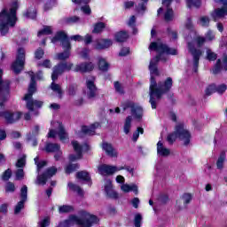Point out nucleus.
<instances>
[{
  "mask_svg": "<svg viewBox=\"0 0 227 227\" xmlns=\"http://www.w3.org/2000/svg\"><path fill=\"white\" fill-rule=\"evenodd\" d=\"M150 51H155L160 55L156 56L150 61L149 70L151 73V84H150V104L153 109H157V100L162 98L163 93L169 91L173 86V79L171 77L167 78L164 83L157 84L153 75H159V70L157 69V64L159 61H166L168 59L164 57V54H171L175 56L176 54V50L168 47L166 44L162 43L160 41L151 43L149 46Z\"/></svg>",
  "mask_w": 227,
  "mask_h": 227,
  "instance_id": "1",
  "label": "nucleus"
},
{
  "mask_svg": "<svg viewBox=\"0 0 227 227\" xmlns=\"http://www.w3.org/2000/svg\"><path fill=\"white\" fill-rule=\"evenodd\" d=\"M10 99V82L3 80V69H0V117L4 118L7 123H15L20 120V112L12 113L10 111H1L4 109V103Z\"/></svg>",
  "mask_w": 227,
  "mask_h": 227,
  "instance_id": "2",
  "label": "nucleus"
},
{
  "mask_svg": "<svg viewBox=\"0 0 227 227\" xmlns=\"http://www.w3.org/2000/svg\"><path fill=\"white\" fill-rule=\"evenodd\" d=\"M79 215H70L69 218L59 224V227H70L77 224L78 226L91 227L98 223V218L87 211L82 210Z\"/></svg>",
  "mask_w": 227,
  "mask_h": 227,
  "instance_id": "3",
  "label": "nucleus"
},
{
  "mask_svg": "<svg viewBox=\"0 0 227 227\" xmlns=\"http://www.w3.org/2000/svg\"><path fill=\"white\" fill-rule=\"evenodd\" d=\"M17 10H19V3H12L10 9H4L0 12V32L4 35L8 33V27H13L17 22Z\"/></svg>",
  "mask_w": 227,
  "mask_h": 227,
  "instance_id": "4",
  "label": "nucleus"
},
{
  "mask_svg": "<svg viewBox=\"0 0 227 227\" xmlns=\"http://www.w3.org/2000/svg\"><path fill=\"white\" fill-rule=\"evenodd\" d=\"M206 39L203 36L198 35L194 38L193 43H188V51L193 58V61L189 63V67L193 68V71L198 72V65H200V58L203 51L196 47H203L205 45Z\"/></svg>",
  "mask_w": 227,
  "mask_h": 227,
  "instance_id": "5",
  "label": "nucleus"
},
{
  "mask_svg": "<svg viewBox=\"0 0 227 227\" xmlns=\"http://www.w3.org/2000/svg\"><path fill=\"white\" fill-rule=\"evenodd\" d=\"M28 74L31 77V82L28 87V93L25 95L23 100L26 101L28 111H35V109H40L43 106V102L33 99V95L36 92V82L35 81V73L29 72Z\"/></svg>",
  "mask_w": 227,
  "mask_h": 227,
  "instance_id": "6",
  "label": "nucleus"
},
{
  "mask_svg": "<svg viewBox=\"0 0 227 227\" xmlns=\"http://www.w3.org/2000/svg\"><path fill=\"white\" fill-rule=\"evenodd\" d=\"M178 138L183 141L185 146L191 143V133H189V130L185 129L184 124L176 126L175 132L168 135L167 141H168L170 145H173Z\"/></svg>",
  "mask_w": 227,
  "mask_h": 227,
  "instance_id": "7",
  "label": "nucleus"
},
{
  "mask_svg": "<svg viewBox=\"0 0 227 227\" xmlns=\"http://www.w3.org/2000/svg\"><path fill=\"white\" fill-rule=\"evenodd\" d=\"M58 40L61 42L63 49L66 50L64 52L57 55V59L60 61L68 59V58H70V49L72 48L70 45V39H68V36H67L65 32H58L56 36L51 39V43H56Z\"/></svg>",
  "mask_w": 227,
  "mask_h": 227,
  "instance_id": "8",
  "label": "nucleus"
},
{
  "mask_svg": "<svg viewBox=\"0 0 227 227\" xmlns=\"http://www.w3.org/2000/svg\"><path fill=\"white\" fill-rule=\"evenodd\" d=\"M26 63V51L24 48H20L16 56V60L12 65V70L14 74H20L24 70Z\"/></svg>",
  "mask_w": 227,
  "mask_h": 227,
  "instance_id": "9",
  "label": "nucleus"
},
{
  "mask_svg": "<svg viewBox=\"0 0 227 227\" xmlns=\"http://www.w3.org/2000/svg\"><path fill=\"white\" fill-rule=\"evenodd\" d=\"M121 107L123 111L130 109L132 116L137 120H141L143 118V108L139 105L132 101H126L121 104Z\"/></svg>",
  "mask_w": 227,
  "mask_h": 227,
  "instance_id": "10",
  "label": "nucleus"
},
{
  "mask_svg": "<svg viewBox=\"0 0 227 227\" xmlns=\"http://www.w3.org/2000/svg\"><path fill=\"white\" fill-rule=\"evenodd\" d=\"M173 0H162V7L158 10V15H160L161 12H164V20L166 22H171L173 19H175V12L171 6V3Z\"/></svg>",
  "mask_w": 227,
  "mask_h": 227,
  "instance_id": "11",
  "label": "nucleus"
},
{
  "mask_svg": "<svg viewBox=\"0 0 227 227\" xmlns=\"http://www.w3.org/2000/svg\"><path fill=\"white\" fill-rule=\"evenodd\" d=\"M72 145L73 148L76 153V155L71 154L69 156V160H71V162H74L75 160H79L80 159H82V150H88V145H81V144H79V142L77 141H73L72 142Z\"/></svg>",
  "mask_w": 227,
  "mask_h": 227,
  "instance_id": "12",
  "label": "nucleus"
},
{
  "mask_svg": "<svg viewBox=\"0 0 227 227\" xmlns=\"http://www.w3.org/2000/svg\"><path fill=\"white\" fill-rule=\"evenodd\" d=\"M215 3H220L223 5V8L215 9L212 13L211 17L214 20H217V19H223V17H226L227 15V0H215Z\"/></svg>",
  "mask_w": 227,
  "mask_h": 227,
  "instance_id": "13",
  "label": "nucleus"
},
{
  "mask_svg": "<svg viewBox=\"0 0 227 227\" xmlns=\"http://www.w3.org/2000/svg\"><path fill=\"white\" fill-rule=\"evenodd\" d=\"M87 90H86V96L90 100H93V98H97L98 97V90L97 89V86H95V79H88L86 82Z\"/></svg>",
  "mask_w": 227,
  "mask_h": 227,
  "instance_id": "14",
  "label": "nucleus"
},
{
  "mask_svg": "<svg viewBox=\"0 0 227 227\" xmlns=\"http://www.w3.org/2000/svg\"><path fill=\"white\" fill-rule=\"evenodd\" d=\"M98 171L99 175H102L103 176H107L114 175V173H117L119 169H118V167L116 166L102 164L98 167Z\"/></svg>",
  "mask_w": 227,
  "mask_h": 227,
  "instance_id": "15",
  "label": "nucleus"
},
{
  "mask_svg": "<svg viewBox=\"0 0 227 227\" xmlns=\"http://www.w3.org/2000/svg\"><path fill=\"white\" fill-rule=\"evenodd\" d=\"M56 173H58V168H56V167H51L46 170L44 174L37 176V184L41 185H45V184H47V179L54 176Z\"/></svg>",
  "mask_w": 227,
  "mask_h": 227,
  "instance_id": "16",
  "label": "nucleus"
},
{
  "mask_svg": "<svg viewBox=\"0 0 227 227\" xmlns=\"http://www.w3.org/2000/svg\"><path fill=\"white\" fill-rule=\"evenodd\" d=\"M227 71V55L223 54V59H218L213 68V74H217Z\"/></svg>",
  "mask_w": 227,
  "mask_h": 227,
  "instance_id": "17",
  "label": "nucleus"
},
{
  "mask_svg": "<svg viewBox=\"0 0 227 227\" xmlns=\"http://www.w3.org/2000/svg\"><path fill=\"white\" fill-rule=\"evenodd\" d=\"M100 127V124L98 122H96L90 127L88 126H82V131L80 133H77L78 137H84V136H94L95 129H98Z\"/></svg>",
  "mask_w": 227,
  "mask_h": 227,
  "instance_id": "18",
  "label": "nucleus"
},
{
  "mask_svg": "<svg viewBox=\"0 0 227 227\" xmlns=\"http://www.w3.org/2000/svg\"><path fill=\"white\" fill-rule=\"evenodd\" d=\"M95 68V64L93 62H84L76 65L73 70L74 72H80L81 74H86V72H91Z\"/></svg>",
  "mask_w": 227,
  "mask_h": 227,
  "instance_id": "19",
  "label": "nucleus"
},
{
  "mask_svg": "<svg viewBox=\"0 0 227 227\" xmlns=\"http://www.w3.org/2000/svg\"><path fill=\"white\" fill-rule=\"evenodd\" d=\"M105 192L109 198H113L114 200H116L118 198V193L113 189V181L111 179H106L105 180Z\"/></svg>",
  "mask_w": 227,
  "mask_h": 227,
  "instance_id": "20",
  "label": "nucleus"
},
{
  "mask_svg": "<svg viewBox=\"0 0 227 227\" xmlns=\"http://www.w3.org/2000/svg\"><path fill=\"white\" fill-rule=\"evenodd\" d=\"M51 125H55V127H59L58 136L59 137V140L62 143H68V134L65 130V128H63V124L59 122H51Z\"/></svg>",
  "mask_w": 227,
  "mask_h": 227,
  "instance_id": "21",
  "label": "nucleus"
},
{
  "mask_svg": "<svg viewBox=\"0 0 227 227\" xmlns=\"http://www.w3.org/2000/svg\"><path fill=\"white\" fill-rule=\"evenodd\" d=\"M59 148H60L59 145L50 143L46 145L45 150L48 153H52V152L57 153L54 156L55 160H59V159L61 158V155H62V153L59 151Z\"/></svg>",
  "mask_w": 227,
  "mask_h": 227,
  "instance_id": "22",
  "label": "nucleus"
},
{
  "mask_svg": "<svg viewBox=\"0 0 227 227\" xmlns=\"http://www.w3.org/2000/svg\"><path fill=\"white\" fill-rule=\"evenodd\" d=\"M102 148L108 157H118V152L116 149L113 148V145L104 142L102 144Z\"/></svg>",
  "mask_w": 227,
  "mask_h": 227,
  "instance_id": "23",
  "label": "nucleus"
},
{
  "mask_svg": "<svg viewBox=\"0 0 227 227\" xmlns=\"http://www.w3.org/2000/svg\"><path fill=\"white\" fill-rule=\"evenodd\" d=\"M111 45H113V41L109 39H98L96 41L95 49L101 51L104 49H109Z\"/></svg>",
  "mask_w": 227,
  "mask_h": 227,
  "instance_id": "24",
  "label": "nucleus"
},
{
  "mask_svg": "<svg viewBox=\"0 0 227 227\" xmlns=\"http://www.w3.org/2000/svg\"><path fill=\"white\" fill-rule=\"evenodd\" d=\"M121 191H122V192H134V194L138 195L139 194V190L137 188V184H123L121 186Z\"/></svg>",
  "mask_w": 227,
  "mask_h": 227,
  "instance_id": "25",
  "label": "nucleus"
},
{
  "mask_svg": "<svg viewBox=\"0 0 227 227\" xmlns=\"http://www.w3.org/2000/svg\"><path fill=\"white\" fill-rule=\"evenodd\" d=\"M157 153L159 157H168L171 153V151L162 144L160 141L157 143Z\"/></svg>",
  "mask_w": 227,
  "mask_h": 227,
  "instance_id": "26",
  "label": "nucleus"
},
{
  "mask_svg": "<svg viewBox=\"0 0 227 227\" xmlns=\"http://www.w3.org/2000/svg\"><path fill=\"white\" fill-rule=\"evenodd\" d=\"M65 72V69L63 68V66L61 64H59L58 66H55L53 67V73L51 74L52 81H56L61 74Z\"/></svg>",
  "mask_w": 227,
  "mask_h": 227,
  "instance_id": "27",
  "label": "nucleus"
},
{
  "mask_svg": "<svg viewBox=\"0 0 227 227\" xmlns=\"http://www.w3.org/2000/svg\"><path fill=\"white\" fill-rule=\"evenodd\" d=\"M98 61V68L101 70V72H107V70H109V63L107 60H106V59L99 57Z\"/></svg>",
  "mask_w": 227,
  "mask_h": 227,
  "instance_id": "28",
  "label": "nucleus"
},
{
  "mask_svg": "<svg viewBox=\"0 0 227 227\" xmlns=\"http://www.w3.org/2000/svg\"><path fill=\"white\" fill-rule=\"evenodd\" d=\"M51 90L57 95V97H59V98H61L63 90H61V86H59V84L55 83L53 81L51 84Z\"/></svg>",
  "mask_w": 227,
  "mask_h": 227,
  "instance_id": "29",
  "label": "nucleus"
},
{
  "mask_svg": "<svg viewBox=\"0 0 227 227\" xmlns=\"http://www.w3.org/2000/svg\"><path fill=\"white\" fill-rule=\"evenodd\" d=\"M130 129H132V116L129 115L124 122L123 132L124 134H129Z\"/></svg>",
  "mask_w": 227,
  "mask_h": 227,
  "instance_id": "30",
  "label": "nucleus"
},
{
  "mask_svg": "<svg viewBox=\"0 0 227 227\" xmlns=\"http://www.w3.org/2000/svg\"><path fill=\"white\" fill-rule=\"evenodd\" d=\"M127 38H129V34L125 31H121L115 34L116 42H126Z\"/></svg>",
  "mask_w": 227,
  "mask_h": 227,
  "instance_id": "31",
  "label": "nucleus"
},
{
  "mask_svg": "<svg viewBox=\"0 0 227 227\" xmlns=\"http://www.w3.org/2000/svg\"><path fill=\"white\" fill-rule=\"evenodd\" d=\"M68 187L71 191L77 192L79 196H84V191H82L78 185L74 184L73 183H68Z\"/></svg>",
  "mask_w": 227,
  "mask_h": 227,
  "instance_id": "32",
  "label": "nucleus"
},
{
  "mask_svg": "<svg viewBox=\"0 0 227 227\" xmlns=\"http://www.w3.org/2000/svg\"><path fill=\"white\" fill-rule=\"evenodd\" d=\"M59 214H68L70 212H74V207L69 205H63L59 207Z\"/></svg>",
  "mask_w": 227,
  "mask_h": 227,
  "instance_id": "33",
  "label": "nucleus"
},
{
  "mask_svg": "<svg viewBox=\"0 0 227 227\" xmlns=\"http://www.w3.org/2000/svg\"><path fill=\"white\" fill-rule=\"evenodd\" d=\"M76 177L78 180H83V182H89L90 180V174L86 171H81L76 174Z\"/></svg>",
  "mask_w": 227,
  "mask_h": 227,
  "instance_id": "34",
  "label": "nucleus"
},
{
  "mask_svg": "<svg viewBox=\"0 0 227 227\" xmlns=\"http://www.w3.org/2000/svg\"><path fill=\"white\" fill-rule=\"evenodd\" d=\"M47 35H52V27L46 26L37 34V36H44Z\"/></svg>",
  "mask_w": 227,
  "mask_h": 227,
  "instance_id": "35",
  "label": "nucleus"
},
{
  "mask_svg": "<svg viewBox=\"0 0 227 227\" xmlns=\"http://www.w3.org/2000/svg\"><path fill=\"white\" fill-rule=\"evenodd\" d=\"M104 29H106V23L98 22L94 26V29L92 30V33H102Z\"/></svg>",
  "mask_w": 227,
  "mask_h": 227,
  "instance_id": "36",
  "label": "nucleus"
},
{
  "mask_svg": "<svg viewBox=\"0 0 227 227\" xmlns=\"http://www.w3.org/2000/svg\"><path fill=\"white\" fill-rule=\"evenodd\" d=\"M204 38H205L206 42H214V40H215V32L212 31V30H208L205 34Z\"/></svg>",
  "mask_w": 227,
  "mask_h": 227,
  "instance_id": "37",
  "label": "nucleus"
},
{
  "mask_svg": "<svg viewBox=\"0 0 227 227\" xmlns=\"http://www.w3.org/2000/svg\"><path fill=\"white\" fill-rule=\"evenodd\" d=\"M199 24H200L202 27H208V26L210 25V18L207 16L200 17Z\"/></svg>",
  "mask_w": 227,
  "mask_h": 227,
  "instance_id": "38",
  "label": "nucleus"
},
{
  "mask_svg": "<svg viewBox=\"0 0 227 227\" xmlns=\"http://www.w3.org/2000/svg\"><path fill=\"white\" fill-rule=\"evenodd\" d=\"M224 160H226V155L224 153L221 154L216 161V166L218 169H223L224 166Z\"/></svg>",
  "mask_w": 227,
  "mask_h": 227,
  "instance_id": "39",
  "label": "nucleus"
},
{
  "mask_svg": "<svg viewBox=\"0 0 227 227\" xmlns=\"http://www.w3.org/2000/svg\"><path fill=\"white\" fill-rule=\"evenodd\" d=\"M20 196L22 201H27V186L23 185L20 189Z\"/></svg>",
  "mask_w": 227,
  "mask_h": 227,
  "instance_id": "40",
  "label": "nucleus"
},
{
  "mask_svg": "<svg viewBox=\"0 0 227 227\" xmlns=\"http://www.w3.org/2000/svg\"><path fill=\"white\" fill-rule=\"evenodd\" d=\"M186 3L189 8H192V6H194L195 8H200V6H201L200 0H186Z\"/></svg>",
  "mask_w": 227,
  "mask_h": 227,
  "instance_id": "41",
  "label": "nucleus"
},
{
  "mask_svg": "<svg viewBox=\"0 0 227 227\" xmlns=\"http://www.w3.org/2000/svg\"><path fill=\"white\" fill-rule=\"evenodd\" d=\"M25 17L27 19H36V9L29 8L27 12L25 13Z\"/></svg>",
  "mask_w": 227,
  "mask_h": 227,
  "instance_id": "42",
  "label": "nucleus"
},
{
  "mask_svg": "<svg viewBox=\"0 0 227 227\" xmlns=\"http://www.w3.org/2000/svg\"><path fill=\"white\" fill-rule=\"evenodd\" d=\"M66 22L67 24H79V22H81V18H79L78 16H72L67 18L66 20Z\"/></svg>",
  "mask_w": 227,
  "mask_h": 227,
  "instance_id": "43",
  "label": "nucleus"
},
{
  "mask_svg": "<svg viewBox=\"0 0 227 227\" xmlns=\"http://www.w3.org/2000/svg\"><path fill=\"white\" fill-rule=\"evenodd\" d=\"M148 3V0H141V3L138 4L137 10L141 13V12H145L146 10V4Z\"/></svg>",
  "mask_w": 227,
  "mask_h": 227,
  "instance_id": "44",
  "label": "nucleus"
},
{
  "mask_svg": "<svg viewBox=\"0 0 227 227\" xmlns=\"http://www.w3.org/2000/svg\"><path fill=\"white\" fill-rule=\"evenodd\" d=\"M75 169H79V165L78 164H70L66 168V173L67 175H70V173H74Z\"/></svg>",
  "mask_w": 227,
  "mask_h": 227,
  "instance_id": "45",
  "label": "nucleus"
},
{
  "mask_svg": "<svg viewBox=\"0 0 227 227\" xmlns=\"http://www.w3.org/2000/svg\"><path fill=\"white\" fill-rule=\"evenodd\" d=\"M145 129L143 128H137V130L133 133L132 140L133 141H137L139 139V134H144Z\"/></svg>",
  "mask_w": 227,
  "mask_h": 227,
  "instance_id": "46",
  "label": "nucleus"
},
{
  "mask_svg": "<svg viewBox=\"0 0 227 227\" xmlns=\"http://www.w3.org/2000/svg\"><path fill=\"white\" fill-rule=\"evenodd\" d=\"M142 221H143V216L141 215V214L135 215L134 225L136 227H141Z\"/></svg>",
  "mask_w": 227,
  "mask_h": 227,
  "instance_id": "47",
  "label": "nucleus"
},
{
  "mask_svg": "<svg viewBox=\"0 0 227 227\" xmlns=\"http://www.w3.org/2000/svg\"><path fill=\"white\" fill-rule=\"evenodd\" d=\"M26 203V200H20V202H18V204L15 207L14 209V214H20V210H22V208H24V204Z\"/></svg>",
  "mask_w": 227,
  "mask_h": 227,
  "instance_id": "48",
  "label": "nucleus"
},
{
  "mask_svg": "<svg viewBox=\"0 0 227 227\" xmlns=\"http://www.w3.org/2000/svg\"><path fill=\"white\" fill-rule=\"evenodd\" d=\"M24 169L22 168H18L15 171V176H16V180H24Z\"/></svg>",
  "mask_w": 227,
  "mask_h": 227,
  "instance_id": "49",
  "label": "nucleus"
},
{
  "mask_svg": "<svg viewBox=\"0 0 227 227\" xmlns=\"http://www.w3.org/2000/svg\"><path fill=\"white\" fill-rule=\"evenodd\" d=\"M34 160H35V164L37 166V171H40L42 168H44V166H47V161L43 160L38 162V157H35Z\"/></svg>",
  "mask_w": 227,
  "mask_h": 227,
  "instance_id": "50",
  "label": "nucleus"
},
{
  "mask_svg": "<svg viewBox=\"0 0 227 227\" xmlns=\"http://www.w3.org/2000/svg\"><path fill=\"white\" fill-rule=\"evenodd\" d=\"M5 192H15V184L12 182H8L5 185Z\"/></svg>",
  "mask_w": 227,
  "mask_h": 227,
  "instance_id": "51",
  "label": "nucleus"
},
{
  "mask_svg": "<svg viewBox=\"0 0 227 227\" xmlns=\"http://www.w3.org/2000/svg\"><path fill=\"white\" fill-rule=\"evenodd\" d=\"M37 67H43V68H51L52 67V64L51 63V60L44 59L43 62H39L37 64Z\"/></svg>",
  "mask_w": 227,
  "mask_h": 227,
  "instance_id": "52",
  "label": "nucleus"
},
{
  "mask_svg": "<svg viewBox=\"0 0 227 227\" xmlns=\"http://www.w3.org/2000/svg\"><path fill=\"white\" fill-rule=\"evenodd\" d=\"M119 171H122V169H125L126 171H128V173H130V175H132V176H134V168L130 167V166H121V167H118Z\"/></svg>",
  "mask_w": 227,
  "mask_h": 227,
  "instance_id": "53",
  "label": "nucleus"
},
{
  "mask_svg": "<svg viewBox=\"0 0 227 227\" xmlns=\"http://www.w3.org/2000/svg\"><path fill=\"white\" fill-rule=\"evenodd\" d=\"M44 54H45V52L43 51V50L42 48H39L35 52V59H42V58H43Z\"/></svg>",
  "mask_w": 227,
  "mask_h": 227,
  "instance_id": "54",
  "label": "nucleus"
},
{
  "mask_svg": "<svg viewBox=\"0 0 227 227\" xmlns=\"http://www.w3.org/2000/svg\"><path fill=\"white\" fill-rule=\"evenodd\" d=\"M216 86L215 84H211L206 89V95H212V93H215Z\"/></svg>",
  "mask_w": 227,
  "mask_h": 227,
  "instance_id": "55",
  "label": "nucleus"
},
{
  "mask_svg": "<svg viewBox=\"0 0 227 227\" xmlns=\"http://www.w3.org/2000/svg\"><path fill=\"white\" fill-rule=\"evenodd\" d=\"M12 178V169L8 168L5 170L2 176V179L4 181H8Z\"/></svg>",
  "mask_w": 227,
  "mask_h": 227,
  "instance_id": "56",
  "label": "nucleus"
},
{
  "mask_svg": "<svg viewBox=\"0 0 227 227\" xmlns=\"http://www.w3.org/2000/svg\"><path fill=\"white\" fill-rule=\"evenodd\" d=\"M114 88H115L116 93H119L120 95H123V86H121V83L115 82Z\"/></svg>",
  "mask_w": 227,
  "mask_h": 227,
  "instance_id": "57",
  "label": "nucleus"
},
{
  "mask_svg": "<svg viewBox=\"0 0 227 227\" xmlns=\"http://www.w3.org/2000/svg\"><path fill=\"white\" fill-rule=\"evenodd\" d=\"M226 90H227V86L224 83L216 86V92L219 93L220 95H223V93H224Z\"/></svg>",
  "mask_w": 227,
  "mask_h": 227,
  "instance_id": "58",
  "label": "nucleus"
},
{
  "mask_svg": "<svg viewBox=\"0 0 227 227\" xmlns=\"http://www.w3.org/2000/svg\"><path fill=\"white\" fill-rule=\"evenodd\" d=\"M51 224V218L46 217L38 223V227H47Z\"/></svg>",
  "mask_w": 227,
  "mask_h": 227,
  "instance_id": "59",
  "label": "nucleus"
},
{
  "mask_svg": "<svg viewBox=\"0 0 227 227\" xmlns=\"http://www.w3.org/2000/svg\"><path fill=\"white\" fill-rule=\"evenodd\" d=\"M26 166V156L19 159L16 163V168H24Z\"/></svg>",
  "mask_w": 227,
  "mask_h": 227,
  "instance_id": "60",
  "label": "nucleus"
},
{
  "mask_svg": "<svg viewBox=\"0 0 227 227\" xmlns=\"http://www.w3.org/2000/svg\"><path fill=\"white\" fill-rule=\"evenodd\" d=\"M182 200L185 205H189V203H191V200H192V197L191 196V194L185 193L183 195Z\"/></svg>",
  "mask_w": 227,
  "mask_h": 227,
  "instance_id": "61",
  "label": "nucleus"
},
{
  "mask_svg": "<svg viewBox=\"0 0 227 227\" xmlns=\"http://www.w3.org/2000/svg\"><path fill=\"white\" fill-rule=\"evenodd\" d=\"M81 10L82 13H84L85 15H91V8H90V5L88 4L83 5L81 7Z\"/></svg>",
  "mask_w": 227,
  "mask_h": 227,
  "instance_id": "62",
  "label": "nucleus"
},
{
  "mask_svg": "<svg viewBox=\"0 0 227 227\" xmlns=\"http://www.w3.org/2000/svg\"><path fill=\"white\" fill-rule=\"evenodd\" d=\"M207 53V59H209V61H215V59H217V54L212 52L210 50H208Z\"/></svg>",
  "mask_w": 227,
  "mask_h": 227,
  "instance_id": "63",
  "label": "nucleus"
},
{
  "mask_svg": "<svg viewBox=\"0 0 227 227\" xmlns=\"http://www.w3.org/2000/svg\"><path fill=\"white\" fill-rule=\"evenodd\" d=\"M130 53V49L129 48H122L121 51L119 52V56L123 57V56H128V54Z\"/></svg>",
  "mask_w": 227,
  "mask_h": 227,
  "instance_id": "64",
  "label": "nucleus"
}]
</instances>
